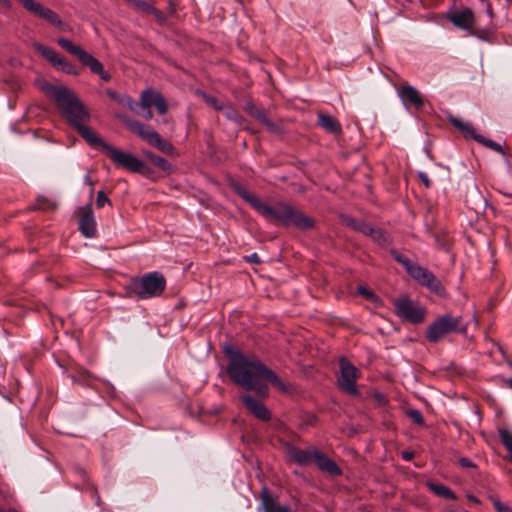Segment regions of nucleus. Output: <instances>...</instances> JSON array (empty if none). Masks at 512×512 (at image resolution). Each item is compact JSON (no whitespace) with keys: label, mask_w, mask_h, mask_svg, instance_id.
<instances>
[{"label":"nucleus","mask_w":512,"mask_h":512,"mask_svg":"<svg viewBox=\"0 0 512 512\" xmlns=\"http://www.w3.org/2000/svg\"><path fill=\"white\" fill-rule=\"evenodd\" d=\"M79 229L85 237H93L96 232V221L93 215L91 204L79 209Z\"/></svg>","instance_id":"nucleus-14"},{"label":"nucleus","mask_w":512,"mask_h":512,"mask_svg":"<svg viewBox=\"0 0 512 512\" xmlns=\"http://www.w3.org/2000/svg\"><path fill=\"white\" fill-rule=\"evenodd\" d=\"M507 384L512 389V377L507 380Z\"/></svg>","instance_id":"nucleus-55"},{"label":"nucleus","mask_w":512,"mask_h":512,"mask_svg":"<svg viewBox=\"0 0 512 512\" xmlns=\"http://www.w3.org/2000/svg\"><path fill=\"white\" fill-rule=\"evenodd\" d=\"M47 9H48V7L41 5L40 8L36 11V13L34 15H37L40 18H43Z\"/></svg>","instance_id":"nucleus-47"},{"label":"nucleus","mask_w":512,"mask_h":512,"mask_svg":"<svg viewBox=\"0 0 512 512\" xmlns=\"http://www.w3.org/2000/svg\"><path fill=\"white\" fill-rule=\"evenodd\" d=\"M221 111H223L224 115L229 120H232V121H234V122H236L238 124H242L243 117L235 109H233L231 107H228V106H224V109H222Z\"/></svg>","instance_id":"nucleus-28"},{"label":"nucleus","mask_w":512,"mask_h":512,"mask_svg":"<svg viewBox=\"0 0 512 512\" xmlns=\"http://www.w3.org/2000/svg\"><path fill=\"white\" fill-rule=\"evenodd\" d=\"M93 194H94V186L90 187V189H89L90 198H92Z\"/></svg>","instance_id":"nucleus-54"},{"label":"nucleus","mask_w":512,"mask_h":512,"mask_svg":"<svg viewBox=\"0 0 512 512\" xmlns=\"http://www.w3.org/2000/svg\"><path fill=\"white\" fill-rule=\"evenodd\" d=\"M126 123L132 132L139 135L149 145L166 154H171L173 152V146L171 143L163 139L155 130L136 120H128Z\"/></svg>","instance_id":"nucleus-6"},{"label":"nucleus","mask_w":512,"mask_h":512,"mask_svg":"<svg viewBox=\"0 0 512 512\" xmlns=\"http://www.w3.org/2000/svg\"><path fill=\"white\" fill-rule=\"evenodd\" d=\"M84 183L89 185L90 187H93L94 186V182L92 181L91 177H90V174L87 173L85 176H84Z\"/></svg>","instance_id":"nucleus-50"},{"label":"nucleus","mask_w":512,"mask_h":512,"mask_svg":"<svg viewBox=\"0 0 512 512\" xmlns=\"http://www.w3.org/2000/svg\"><path fill=\"white\" fill-rule=\"evenodd\" d=\"M315 450L316 448L301 449L293 445L287 447L288 456L302 466L310 465L313 462Z\"/></svg>","instance_id":"nucleus-18"},{"label":"nucleus","mask_w":512,"mask_h":512,"mask_svg":"<svg viewBox=\"0 0 512 512\" xmlns=\"http://www.w3.org/2000/svg\"><path fill=\"white\" fill-rule=\"evenodd\" d=\"M355 230L361 232L365 236L371 237L372 233H373V230H374V227H372L371 225H369V224H367V223H365L363 221L362 223H358L355 226Z\"/></svg>","instance_id":"nucleus-33"},{"label":"nucleus","mask_w":512,"mask_h":512,"mask_svg":"<svg viewBox=\"0 0 512 512\" xmlns=\"http://www.w3.org/2000/svg\"><path fill=\"white\" fill-rule=\"evenodd\" d=\"M79 377L81 378L80 381H81L82 384H87L88 383V378L90 377V375L87 372H83V373L80 374Z\"/></svg>","instance_id":"nucleus-49"},{"label":"nucleus","mask_w":512,"mask_h":512,"mask_svg":"<svg viewBox=\"0 0 512 512\" xmlns=\"http://www.w3.org/2000/svg\"><path fill=\"white\" fill-rule=\"evenodd\" d=\"M144 155L150 160L152 164L165 172L172 171V165L163 157L153 154L152 152L145 151Z\"/></svg>","instance_id":"nucleus-24"},{"label":"nucleus","mask_w":512,"mask_h":512,"mask_svg":"<svg viewBox=\"0 0 512 512\" xmlns=\"http://www.w3.org/2000/svg\"><path fill=\"white\" fill-rule=\"evenodd\" d=\"M97 75H99L104 81H109L111 79L110 73L105 71L104 68L102 69V72H99Z\"/></svg>","instance_id":"nucleus-44"},{"label":"nucleus","mask_w":512,"mask_h":512,"mask_svg":"<svg viewBox=\"0 0 512 512\" xmlns=\"http://www.w3.org/2000/svg\"><path fill=\"white\" fill-rule=\"evenodd\" d=\"M106 204L111 205L110 199L106 196V194L103 191H99L97 193V197H96V206H97V208H102Z\"/></svg>","instance_id":"nucleus-34"},{"label":"nucleus","mask_w":512,"mask_h":512,"mask_svg":"<svg viewBox=\"0 0 512 512\" xmlns=\"http://www.w3.org/2000/svg\"><path fill=\"white\" fill-rule=\"evenodd\" d=\"M450 123L455 128L462 131L466 136L473 138L477 142L485 145L486 147H488L496 152L502 153V146L499 143H496L492 140L486 139L485 137L477 134L469 123L463 122L462 120L454 118V117L450 118Z\"/></svg>","instance_id":"nucleus-13"},{"label":"nucleus","mask_w":512,"mask_h":512,"mask_svg":"<svg viewBox=\"0 0 512 512\" xmlns=\"http://www.w3.org/2000/svg\"><path fill=\"white\" fill-rule=\"evenodd\" d=\"M43 19H45L46 21H48L49 23H51L52 25H55V26H60L62 24V21L59 18V16L54 11H52L50 8H48L46 10V12L43 16Z\"/></svg>","instance_id":"nucleus-29"},{"label":"nucleus","mask_w":512,"mask_h":512,"mask_svg":"<svg viewBox=\"0 0 512 512\" xmlns=\"http://www.w3.org/2000/svg\"><path fill=\"white\" fill-rule=\"evenodd\" d=\"M248 261L252 263H260V258L257 253H253L248 257Z\"/></svg>","instance_id":"nucleus-46"},{"label":"nucleus","mask_w":512,"mask_h":512,"mask_svg":"<svg viewBox=\"0 0 512 512\" xmlns=\"http://www.w3.org/2000/svg\"><path fill=\"white\" fill-rule=\"evenodd\" d=\"M346 224L350 227H352L354 230H355V226L358 224V223H362L363 221L361 220H356V219H353V218H347L345 220Z\"/></svg>","instance_id":"nucleus-43"},{"label":"nucleus","mask_w":512,"mask_h":512,"mask_svg":"<svg viewBox=\"0 0 512 512\" xmlns=\"http://www.w3.org/2000/svg\"><path fill=\"white\" fill-rule=\"evenodd\" d=\"M26 10L30 13L35 14L42 4L35 0H18Z\"/></svg>","instance_id":"nucleus-31"},{"label":"nucleus","mask_w":512,"mask_h":512,"mask_svg":"<svg viewBox=\"0 0 512 512\" xmlns=\"http://www.w3.org/2000/svg\"><path fill=\"white\" fill-rule=\"evenodd\" d=\"M104 151L115 164L116 167L123 168L130 172L144 174L146 166L142 160L132 153L117 149L111 145H104Z\"/></svg>","instance_id":"nucleus-5"},{"label":"nucleus","mask_w":512,"mask_h":512,"mask_svg":"<svg viewBox=\"0 0 512 512\" xmlns=\"http://www.w3.org/2000/svg\"><path fill=\"white\" fill-rule=\"evenodd\" d=\"M313 462L316 463L317 467L321 471L326 472L329 475L337 476L341 474V470L337 464L318 449L314 451Z\"/></svg>","instance_id":"nucleus-19"},{"label":"nucleus","mask_w":512,"mask_h":512,"mask_svg":"<svg viewBox=\"0 0 512 512\" xmlns=\"http://www.w3.org/2000/svg\"><path fill=\"white\" fill-rule=\"evenodd\" d=\"M396 315L412 324H419L425 318V310L408 298H400L394 302Z\"/></svg>","instance_id":"nucleus-9"},{"label":"nucleus","mask_w":512,"mask_h":512,"mask_svg":"<svg viewBox=\"0 0 512 512\" xmlns=\"http://www.w3.org/2000/svg\"><path fill=\"white\" fill-rule=\"evenodd\" d=\"M318 124L327 132L332 134H339L342 131L341 125L338 120L327 114H318Z\"/></svg>","instance_id":"nucleus-21"},{"label":"nucleus","mask_w":512,"mask_h":512,"mask_svg":"<svg viewBox=\"0 0 512 512\" xmlns=\"http://www.w3.org/2000/svg\"><path fill=\"white\" fill-rule=\"evenodd\" d=\"M340 376L338 377V387L345 393L358 396L359 391L356 381L360 378V371L347 359L339 360Z\"/></svg>","instance_id":"nucleus-8"},{"label":"nucleus","mask_w":512,"mask_h":512,"mask_svg":"<svg viewBox=\"0 0 512 512\" xmlns=\"http://www.w3.org/2000/svg\"><path fill=\"white\" fill-rule=\"evenodd\" d=\"M26 10L30 13L35 14L42 4L35 0H18Z\"/></svg>","instance_id":"nucleus-32"},{"label":"nucleus","mask_w":512,"mask_h":512,"mask_svg":"<svg viewBox=\"0 0 512 512\" xmlns=\"http://www.w3.org/2000/svg\"><path fill=\"white\" fill-rule=\"evenodd\" d=\"M108 94H109L111 97H113V98H115V97H116V93H115V92L108 91Z\"/></svg>","instance_id":"nucleus-56"},{"label":"nucleus","mask_w":512,"mask_h":512,"mask_svg":"<svg viewBox=\"0 0 512 512\" xmlns=\"http://www.w3.org/2000/svg\"><path fill=\"white\" fill-rule=\"evenodd\" d=\"M206 101H207V103H209L211 106H213L217 110L224 109V105L223 104H219L218 100L216 98H214V97H207Z\"/></svg>","instance_id":"nucleus-39"},{"label":"nucleus","mask_w":512,"mask_h":512,"mask_svg":"<svg viewBox=\"0 0 512 512\" xmlns=\"http://www.w3.org/2000/svg\"><path fill=\"white\" fill-rule=\"evenodd\" d=\"M391 254L393 256V258L400 264H402V266L405 268V270L407 271V267L409 266H412L413 263L404 255L400 254L399 252H397L396 250H392L391 251Z\"/></svg>","instance_id":"nucleus-30"},{"label":"nucleus","mask_w":512,"mask_h":512,"mask_svg":"<svg viewBox=\"0 0 512 512\" xmlns=\"http://www.w3.org/2000/svg\"><path fill=\"white\" fill-rule=\"evenodd\" d=\"M358 292H359V294H361V295L365 296L367 299H372V298H374V296H375V295H374L372 292H370L367 288L362 287V286H360V287L358 288Z\"/></svg>","instance_id":"nucleus-41"},{"label":"nucleus","mask_w":512,"mask_h":512,"mask_svg":"<svg viewBox=\"0 0 512 512\" xmlns=\"http://www.w3.org/2000/svg\"><path fill=\"white\" fill-rule=\"evenodd\" d=\"M467 498L471 501V502H474V503H479V500L474 496V495H467Z\"/></svg>","instance_id":"nucleus-53"},{"label":"nucleus","mask_w":512,"mask_h":512,"mask_svg":"<svg viewBox=\"0 0 512 512\" xmlns=\"http://www.w3.org/2000/svg\"><path fill=\"white\" fill-rule=\"evenodd\" d=\"M428 488L437 496L449 499V500H456L457 496L456 494L447 486L436 484L433 482L427 483Z\"/></svg>","instance_id":"nucleus-23"},{"label":"nucleus","mask_w":512,"mask_h":512,"mask_svg":"<svg viewBox=\"0 0 512 512\" xmlns=\"http://www.w3.org/2000/svg\"><path fill=\"white\" fill-rule=\"evenodd\" d=\"M460 464L462 467H473L474 466L472 461L469 460L468 458H461Z\"/></svg>","instance_id":"nucleus-45"},{"label":"nucleus","mask_w":512,"mask_h":512,"mask_svg":"<svg viewBox=\"0 0 512 512\" xmlns=\"http://www.w3.org/2000/svg\"><path fill=\"white\" fill-rule=\"evenodd\" d=\"M241 401L245 407L258 419L268 421L271 418V413L268 408L260 401L249 395L240 396Z\"/></svg>","instance_id":"nucleus-16"},{"label":"nucleus","mask_w":512,"mask_h":512,"mask_svg":"<svg viewBox=\"0 0 512 512\" xmlns=\"http://www.w3.org/2000/svg\"><path fill=\"white\" fill-rule=\"evenodd\" d=\"M139 116L143 117L146 120H150L153 117V113L151 111V107L140 106L139 110L136 112Z\"/></svg>","instance_id":"nucleus-37"},{"label":"nucleus","mask_w":512,"mask_h":512,"mask_svg":"<svg viewBox=\"0 0 512 512\" xmlns=\"http://www.w3.org/2000/svg\"><path fill=\"white\" fill-rule=\"evenodd\" d=\"M371 238L378 245H386L389 241L388 235L379 228H374Z\"/></svg>","instance_id":"nucleus-27"},{"label":"nucleus","mask_w":512,"mask_h":512,"mask_svg":"<svg viewBox=\"0 0 512 512\" xmlns=\"http://www.w3.org/2000/svg\"><path fill=\"white\" fill-rule=\"evenodd\" d=\"M492 502L496 512H512V508L500 500L493 498Z\"/></svg>","instance_id":"nucleus-36"},{"label":"nucleus","mask_w":512,"mask_h":512,"mask_svg":"<svg viewBox=\"0 0 512 512\" xmlns=\"http://www.w3.org/2000/svg\"><path fill=\"white\" fill-rule=\"evenodd\" d=\"M36 208L44 211L55 210L57 203L47 197L39 196L36 201Z\"/></svg>","instance_id":"nucleus-26"},{"label":"nucleus","mask_w":512,"mask_h":512,"mask_svg":"<svg viewBox=\"0 0 512 512\" xmlns=\"http://www.w3.org/2000/svg\"><path fill=\"white\" fill-rule=\"evenodd\" d=\"M247 110L251 116L255 117L258 121L265 125L269 131H278V126L268 119L264 111L257 109L253 105H248Z\"/></svg>","instance_id":"nucleus-22"},{"label":"nucleus","mask_w":512,"mask_h":512,"mask_svg":"<svg viewBox=\"0 0 512 512\" xmlns=\"http://www.w3.org/2000/svg\"><path fill=\"white\" fill-rule=\"evenodd\" d=\"M409 417L417 424H423L424 418L419 410L412 409L408 412Z\"/></svg>","instance_id":"nucleus-38"},{"label":"nucleus","mask_w":512,"mask_h":512,"mask_svg":"<svg viewBox=\"0 0 512 512\" xmlns=\"http://www.w3.org/2000/svg\"><path fill=\"white\" fill-rule=\"evenodd\" d=\"M123 104H125L131 111L136 113L139 110L140 106H141V100L140 101H135V100H133L130 97H126L123 100Z\"/></svg>","instance_id":"nucleus-35"},{"label":"nucleus","mask_w":512,"mask_h":512,"mask_svg":"<svg viewBox=\"0 0 512 512\" xmlns=\"http://www.w3.org/2000/svg\"><path fill=\"white\" fill-rule=\"evenodd\" d=\"M346 224L350 227H352L354 230H355V226L358 224V223H362L363 221L361 220H356V219H353V218H347L345 220Z\"/></svg>","instance_id":"nucleus-42"},{"label":"nucleus","mask_w":512,"mask_h":512,"mask_svg":"<svg viewBox=\"0 0 512 512\" xmlns=\"http://www.w3.org/2000/svg\"><path fill=\"white\" fill-rule=\"evenodd\" d=\"M141 105L155 107L159 114L164 115L167 112V103L162 94L153 89H146L140 96Z\"/></svg>","instance_id":"nucleus-15"},{"label":"nucleus","mask_w":512,"mask_h":512,"mask_svg":"<svg viewBox=\"0 0 512 512\" xmlns=\"http://www.w3.org/2000/svg\"><path fill=\"white\" fill-rule=\"evenodd\" d=\"M449 20L453 25L463 30L472 29L474 26V14L470 9L455 12Z\"/></svg>","instance_id":"nucleus-20"},{"label":"nucleus","mask_w":512,"mask_h":512,"mask_svg":"<svg viewBox=\"0 0 512 512\" xmlns=\"http://www.w3.org/2000/svg\"><path fill=\"white\" fill-rule=\"evenodd\" d=\"M227 374L234 383L247 391H254L262 398L267 396V382L271 383L281 392L289 390V386L260 360L255 357L246 356L238 351L232 352L229 356Z\"/></svg>","instance_id":"nucleus-1"},{"label":"nucleus","mask_w":512,"mask_h":512,"mask_svg":"<svg viewBox=\"0 0 512 512\" xmlns=\"http://www.w3.org/2000/svg\"><path fill=\"white\" fill-rule=\"evenodd\" d=\"M0 3L4 4V5H8L9 4V1L8 0H0Z\"/></svg>","instance_id":"nucleus-57"},{"label":"nucleus","mask_w":512,"mask_h":512,"mask_svg":"<svg viewBox=\"0 0 512 512\" xmlns=\"http://www.w3.org/2000/svg\"><path fill=\"white\" fill-rule=\"evenodd\" d=\"M500 440L509 452L510 459L512 460V431L507 429H499L498 431Z\"/></svg>","instance_id":"nucleus-25"},{"label":"nucleus","mask_w":512,"mask_h":512,"mask_svg":"<svg viewBox=\"0 0 512 512\" xmlns=\"http://www.w3.org/2000/svg\"><path fill=\"white\" fill-rule=\"evenodd\" d=\"M51 94L63 115L76 127L79 134L89 145L93 147L100 146L103 149L104 145H109L101 140L90 127L83 124L88 119L89 114L82 102L70 89L63 86H54L51 88Z\"/></svg>","instance_id":"nucleus-2"},{"label":"nucleus","mask_w":512,"mask_h":512,"mask_svg":"<svg viewBox=\"0 0 512 512\" xmlns=\"http://www.w3.org/2000/svg\"><path fill=\"white\" fill-rule=\"evenodd\" d=\"M57 43L68 53L77 57L83 65L89 67L91 72L95 74L102 72V69L104 68L102 63L91 54L83 50L80 46L63 37L58 38Z\"/></svg>","instance_id":"nucleus-10"},{"label":"nucleus","mask_w":512,"mask_h":512,"mask_svg":"<svg viewBox=\"0 0 512 512\" xmlns=\"http://www.w3.org/2000/svg\"><path fill=\"white\" fill-rule=\"evenodd\" d=\"M402 457L404 460L409 461L413 458V453L412 452H403Z\"/></svg>","instance_id":"nucleus-52"},{"label":"nucleus","mask_w":512,"mask_h":512,"mask_svg":"<svg viewBox=\"0 0 512 512\" xmlns=\"http://www.w3.org/2000/svg\"><path fill=\"white\" fill-rule=\"evenodd\" d=\"M462 320L460 317H453L446 314L433 323H431L426 331V339L429 342H437L449 333L460 330Z\"/></svg>","instance_id":"nucleus-7"},{"label":"nucleus","mask_w":512,"mask_h":512,"mask_svg":"<svg viewBox=\"0 0 512 512\" xmlns=\"http://www.w3.org/2000/svg\"><path fill=\"white\" fill-rule=\"evenodd\" d=\"M47 9H48V7L41 5L40 8L36 11V13L34 15H37L40 18H43Z\"/></svg>","instance_id":"nucleus-48"},{"label":"nucleus","mask_w":512,"mask_h":512,"mask_svg":"<svg viewBox=\"0 0 512 512\" xmlns=\"http://www.w3.org/2000/svg\"><path fill=\"white\" fill-rule=\"evenodd\" d=\"M237 191L253 209L268 221H273L286 227L293 225L302 230H308L314 226L312 218L304 215L287 203L277 202L274 205H268L242 187H239Z\"/></svg>","instance_id":"nucleus-3"},{"label":"nucleus","mask_w":512,"mask_h":512,"mask_svg":"<svg viewBox=\"0 0 512 512\" xmlns=\"http://www.w3.org/2000/svg\"><path fill=\"white\" fill-rule=\"evenodd\" d=\"M398 95L405 105L411 104L416 109H420L424 105V100L419 91L409 84H404L398 90Z\"/></svg>","instance_id":"nucleus-17"},{"label":"nucleus","mask_w":512,"mask_h":512,"mask_svg":"<svg viewBox=\"0 0 512 512\" xmlns=\"http://www.w3.org/2000/svg\"><path fill=\"white\" fill-rule=\"evenodd\" d=\"M418 178L424 184L425 187H430L431 182L428 178V175L425 172H418Z\"/></svg>","instance_id":"nucleus-40"},{"label":"nucleus","mask_w":512,"mask_h":512,"mask_svg":"<svg viewBox=\"0 0 512 512\" xmlns=\"http://www.w3.org/2000/svg\"><path fill=\"white\" fill-rule=\"evenodd\" d=\"M34 47L53 67L67 74L77 75L75 67L55 50L40 43H35Z\"/></svg>","instance_id":"nucleus-11"},{"label":"nucleus","mask_w":512,"mask_h":512,"mask_svg":"<svg viewBox=\"0 0 512 512\" xmlns=\"http://www.w3.org/2000/svg\"><path fill=\"white\" fill-rule=\"evenodd\" d=\"M166 280L159 272H150L131 281L129 289L140 299L160 296L165 290Z\"/></svg>","instance_id":"nucleus-4"},{"label":"nucleus","mask_w":512,"mask_h":512,"mask_svg":"<svg viewBox=\"0 0 512 512\" xmlns=\"http://www.w3.org/2000/svg\"><path fill=\"white\" fill-rule=\"evenodd\" d=\"M407 273L419 284L428 287L430 290L439 292L441 289L440 281L428 269L413 263L407 267Z\"/></svg>","instance_id":"nucleus-12"},{"label":"nucleus","mask_w":512,"mask_h":512,"mask_svg":"<svg viewBox=\"0 0 512 512\" xmlns=\"http://www.w3.org/2000/svg\"><path fill=\"white\" fill-rule=\"evenodd\" d=\"M435 241L442 248L446 247V245H447V242L442 240V239H440V237L438 235H435Z\"/></svg>","instance_id":"nucleus-51"}]
</instances>
